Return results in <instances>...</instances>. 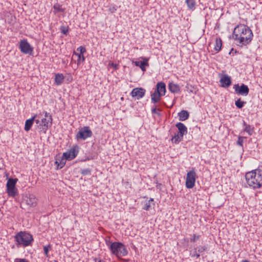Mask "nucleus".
<instances>
[{
  "mask_svg": "<svg viewBox=\"0 0 262 262\" xmlns=\"http://www.w3.org/2000/svg\"><path fill=\"white\" fill-rule=\"evenodd\" d=\"M253 35L251 30L246 25L240 24L234 29L233 38L242 46L249 44Z\"/></svg>",
  "mask_w": 262,
  "mask_h": 262,
  "instance_id": "nucleus-1",
  "label": "nucleus"
},
{
  "mask_svg": "<svg viewBox=\"0 0 262 262\" xmlns=\"http://www.w3.org/2000/svg\"><path fill=\"white\" fill-rule=\"evenodd\" d=\"M245 179L249 187L253 189L260 188L262 186V170L256 169L247 172Z\"/></svg>",
  "mask_w": 262,
  "mask_h": 262,
  "instance_id": "nucleus-2",
  "label": "nucleus"
},
{
  "mask_svg": "<svg viewBox=\"0 0 262 262\" xmlns=\"http://www.w3.org/2000/svg\"><path fill=\"white\" fill-rule=\"evenodd\" d=\"M15 245L17 248L31 246L33 241L32 234L25 231H20L14 236Z\"/></svg>",
  "mask_w": 262,
  "mask_h": 262,
  "instance_id": "nucleus-3",
  "label": "nucleus"
},
{
  "mask_svg": "<svg viewBox=\"0 0 262 262\" xmlns=\"http://www.w3.org/2000/svg\"><path fill=\"white\" fill-rule=\"evenodd\" d=\"M109 248L112 254L117 256H124L128 254L127 250L125 246L120 242H113L111 243Z\"/></svg>",
  "mask_w": 262,
  "mask_h": 262,
  "instance_id": "nucleus-4",
  "label": "nucleus"
},
{
  "mask_svg": "<svg viewBox=\"0 0 262 262\" xmlns=\"http://www.w3.org/2000/svg\"><path fill=\"white\" fill-rule=\"evenodd\" d=\"M18 179L10 178L8 180L6 184L7 192L9 196H12L13 198L18 195V190L16 187V184Z\"/></svg>",
  "mask_w": 262,
  "mask_h": 262,
  "instance_id": "nucleus-5",
  "label": "nucleus"
},
{
  "mask_svg": "<svg viewBox=\"0 0 262 262\" xmlns=\"http://www.w3.org/2000/svg\"><path fill=\"white\" fill-rule=\"evenodd\" d=\"M198 178L195 169L192 168L191 170L187 173L185 185L188 189L192 188L195 185L196 179Z\"/></svg>",
  "mask_w": 262,
  "mask_h": 262,
  "instance_id": "nucleus-6",
  "label": "nucleus"
},
{
  "mask_svg": "<svg viewBox=\"0 0 262 262\" xmlns=\"http://www.w3.org/2000/svg\"><path fill=\"white\" fill-rule=\"evenodd\" d=\"M93 136V133L89 126H84L79 129L76 135L77 140H85Z\"/></svg>",
  "mask_w": 262,
  "mask_h": 262,
  "instance_id": "nucleus-7",
  "label": "nucleus"
},
{
  "mask_svg": "<svg viewBox=\"0 0 262 262\" xmlns=\"http://www.w3.org/2000/svg\"><path fill=\"white\" fill-rule=\"evenodd\" d=\"M41 113L42 115H45V117L43 118L41 117L40 118L41 123V124H40V128H42V130L46 131L52 125V117L47 112L43 111Z\"/></svg>",
  "mask_w": 262,
  "mask_h": 262,
  "instance_id": "nucleus-8",
  "label": "nucleus"
},
{
  "mask_svg": "<svg viewBox=\"0 0 262 262\" xmlns=\"http://www.w3.org/2000/svg\"><path fill=\"white\" fill-rule=\"evenodd\" d=\"M19 49L20 51L25 54L32 55L33 48L30 45L27 39H22L19 41Z\"/></svg>",
  "mask_w": 262,
  "mask_h": 262,
  "instance_id": "nucleus-9",
  "label": "nucleus"
},
{
  "mask_svg": "<svg viewBox=\"0 0 262 262\" xmlns=\"http://www.w3.org/2000/svg\"><path fill=\"white\" fill-rule=\"evenodd\" d=\"M79 148L78 145L73 146L70 150L63 154V157L68 161L72 160L77 156Z\"/></svg>",
  "mask_w": 262,
  "mask_h": 262,
  "instance_id": "nucleus-10",
  "label": "nucleus"
},
{
  "mask_svg": "<svg viewBox=\"0 0 262 262\" xmlns=\"http://www.w3.org/2000/svg\"><path fill=\"white\" fill-rule=\"evenodd\" d=\"M233 89H234L235 93L238 95L246 96L249 92L248 86L244 83H242L241 85H239L238 84H235L233 86Z\"/></svg>",
  "mask_w": 262,
  "mask_h": 262,
  "instance_id": "nucleus-11",
  "label": "nucleus"
},
{
  "mask_svg": "<svg viewBox=\"0 0 262 262\" xmlns=\"http://www.w3.org/2000/svg\"><path fill=\"white\" fill-rule=\"evenodd\" d=\"M24 201L27 205L30 207H35L37 205V199L34 195L32 194H27L24 196Z\"/></svg>",
  "mask_w": 262,
  "mask_h": 262,
  "instance_id": "nucleus-12",
  "label": "nucleus"
},
{
  "mask_svg": "<svg viewBox=\"0 0 262 262\" xmlns=\"http://www.w3.org/2000/svg\"><path fill=\"white\" fill-rule=\"evenodd\" d=\"M145 90L142 88H136L133 89L130 94L133 97H136L139 100L143 98L145 94Z\"/></svg>",
  "mask_w": 262,
  "mask_h": 262,
  "instance_id": "nucleus-13",
  "label": "nucleus"
},
{
  "mask_svg": "<svg viewBox=\"0 0 262 262\" xmlns=\"http://www.w3.org/2000/svg\"><path fill=\"white\" fill-rule=\"evenodd\" d=\"M141 58L143 59V60L133 61V62L137 67H140L142 71L144 72L146 71L145 67L148 66V59L144 57H141Z\"/></svg>",
  "mask_w": 262,
  "mask_h": 262,
  "instance_id": "nucleus-14",
  "label": "nucleus"
},
{
  "mask_svg": "<svg viewBox=\"0 0 262 262\" xmlns=\"http://www.w3.org/2000/svg\"><path fill=\"white\" fill-rule=\"evenodd\" d=\"M40 115H41V113H39L38 114H35L33 117H32L31 118L27 119L26 121L24 128L26 131H29L31 129L33 124V122H34L35 119L37 117L40 118Z\"/></svg>",
  "mask_w": 262,
  "mask_h": 262,
  "instance_id": "nucleus-15",
  "label": "nucleus"
},
{
  "mask_svg": "<svg viewBox=\"0 0 262 262\" xmlns=\"http://www.w3.org/2000/svg\"><path fill=\"white\" fill-rule=\"evenodd\" d=\"M176 126L179 130L178 134L180 135L179 136L183 137L184 135L187 133V128L186 126L181 122H178L176 124Z\"/></svg>",
  "mask_w": 262,
  "mask_h": 262,
  "instance_id": "nucleus-16",
  "label": "nucleus"
},
{
  "mask_svg": "<svg viewBox=\"0 0 262 262\" xmlns=\"http://www.w3.org/2000/svg\"><path fill=\"white\" fill-rule=\"evenodd\" d=\"M155 91L160 93L162 96H164L166 92V85L163 82H159L156 85Z\"/></svg>",
  "mask_w": 262,
  "mask_h": 262,
  "instance_id": "nucleus-17",
  "label": "nucleus"
},
{
  "mask_svg": "<svg viewBox=\"0 0 262 262\" xmlns=\"http://www.w3.org/2000/svg\"><path fill=\"white\" fill-rule=\"evenodd\" d=\"M220 83L223 88H228L231 84L230 77L226 75H224L220 79Z\"/></svg>",
  "mask_w": 262,
  "mask_h": 262,
  "instance_id": "nucleus-18",
  "label": "nucleus"
},
{
  "mask_svg": "<svg viewBox=\"0 0 262 262\" xmlns=\"http://www.w3.org/2000/svg\"><path fill=\"white\" fill-rule=\"evenodd\" d=\"M143 203L144 205L142 209L147 211L154 208L155 205L154 199L152 198H150L148 201H145Z\"/></svg>",
  "mask_w": 262,
  "mask_h": 262,
  "instance_id": "nucleus-19",
  "label": "nucleus"
},
{
  "mask_svg": "<svg viewBox=\"0 0 262 262\" xmlns=\"http://www.w3.org/2000/svg\"><path fill=\"white\" fill-rule=\"evenodd\" d=\"M168 89L172 93H178L180 91V88L179 85L173 83L172 82L169 83Z\"/></svg>",
  "mask_w": 262,
  "mask_h": 262,
  "instance_id": "nucleus-20",
  "label": "nucleus"
},
{
  "mask_svg": "<svg viewBox=\"0 0 262 262\" xmlns=\"http://www.w3.org/2000/svg\"><path fill=\"white\" fill-rule=\"evenodd\" d=\"M244 131L246 132L249 136H251L253 132L254 127L247 124L245 121H243Z\"/></svg>",
  "mask_w": 262,
  "mask_h": 262,
  "instance_id": "nucleus-21",
  "label": "nucleus"
},
{
  "mask_svg": "<svg viewBox=\"0 0 262 262\" xmlns=\"http://www.w3.org/2000/svg\"><path fill=\"white\" fill-rule=\"evenodd\" d=\"M178 116L179 117V120L183 121L189 118V114L188 111L182 110L178 113Z\"/></svg>",
  "mask_w": 262,
  "mask_h": 262,
  "instance_id": "nucleus-22",
  "label": "nucleus"
},
{
  "mask_svg": "<svg viewBox=\"0 0 262 262\" xmlns=\"http://www.w3.org/2000/svg\"><path fill=\"white\" fill-rule=\"evenodd\" d=\"M67 160L63 157L61 159H57L55 162V164L57 166V169H61L65 165Z\"/></svg>",
  "mask_w": 262,
  "mask_h": 262,
  "instance_id": "nucleus-23",
  "label": "nucleus"
},
{
  "mask_svg": "<svg viewBox=\"0 0 262 262\" xmlns=\"http://www.w3.org/2000/svg\"><path fill=\"white\" fill-rule=\"evenodd\" d=\"M162 96L160 93H158L155 91V92L151 95V100L152 102L156 103L158 102L160 99L161 97Z\"/></svg>",
  "mask_w": 262,
  "mask_h": 262,
  "instance_id": "nucleus-24",
  "label": "nucleus"
},
{
  "mask_svg": "<svg viewBox=\"0 0 262 262\" xmlns=\"http://www.w3.org/2000/svg\"><path fill=\"white\" fill-rule=\"evenodd\" d=\"M55 77V83L56 85H59L63 82L64 76L62 74H56Z\"/></svg>",
  "mask_w": 262,
  "mask_h": 262,
  "instance_id": "nucleus-25",
  "label": "nucleus"
},
{
  "mask_svg": "<svg viewBox=\"0 0 262 262\" xmlns=\"http://www.w3.org/2000/svg\"><path fill=\"white\" fill-rule=\"evenodd\" d=\"M222 41L221 38H216L215 40V44L214 47V50L219 52L222 49Z\"/></svg>",
  "mask_w": 262,
  "mask_h": 262,
  "instance_id": "nucleus-26",
  "label": "nucleus"
},
{
  "mask_svg": "<svg viewBox=\"0 0 262 262\" xmlns=\"http://www.w3.org/2000/svg\"><path fill=\"white\" fill-rule=\"evenodd\" d=\"M53 13L56 14L58 12H64L65 9L62 8V6L58 3L54 5L53 7Z\"/></svg>",
  "mask_w": 262,
  "mask_h": 262,
  "instance_id": "nucleus-27",
  "label": "nucleus"
},
{
  "mask_svg": "<svg viewBox=\"0 0 262 262\" xmlns=\"http://www.w3.org/2000/svg\"><path fill=\"white\" fill-rule=\"evenodd\" d=\"M185 3L189 9L193 10L195 9V0H185Z\"/></svg>",
  "mask_w": 262,
  "mask_h": 262,
  "instance_id": "nucleus-28",
  "label": "nucleus"
},
{
  "mask_svg": "<svg viewBox=\"0 0 262 262\" xmlns=\"http://www.w3.org/2000/svg\"><path fill=\"white\" fill-rule=\"evenodd\" d=\"M75 55L77 56V67L80 65L81 63H83L85 60V57L83 54H79V53H76L75 52H74L73 56Z\"/></svg>",
  "mask_w": 262,
  "mask_h": 262,
  "instance_id": "nucleus-29",
  "label": "nucleus"
},
{
  "mask_svg": "<svg viewBox=\"0 0 262 262\" xmlns=\"http://www.w3.org/2000/svg\"><path fill=\"white\" fill-rule=\"evenodd\" d=\"M179 136L180 135L177 134L173 136L171 138L172 142L175 144L179 143L183 139V137H181Z\"/></svg>",
  "mask_w": 262,
  "mask_h": 262,
  "instance_id": "nucleus-30",
  "label": "nucleus"
},
{
  "mask_svg": "<svg viewBox=\"0 0 262 262\" xmlns=\"http://www.w3.org/2000/svg\"><path fill=\"white\" fill-rule=\"evenodd\" d=\"M43 253L46 256V257H49V251H50L52 249V246L50 244H49L46 246H44L43 247Z\"/></svg>",
  "mask_w": 262,
  "mask_h": 262,
  "instance_id": "nucleus-31",
  "label": "nucleus"
},
{
  "mask_svg": "<svg viewBox=\"0 0 262 262\" xmlns=\"http://www.w3.org/2000/svg\"><path fill=\"white\" fill-rule=\"evenodd\" d=\"M194 248L197 251L198 253H199L200 255L201 253L204 252L207 249V247L205 245L204 246L200 245Z\"/></svg>",
  "mask_w": 262,
  "mask_h": 262,
  "instance_id": "nucleus-32",
  "label": "nucleus"
},
{
  "mask_svg": "<svg viewBox=\"0 0 262 262\" xmlns=\"http://www.w3.org/2000/svg\"><path fill=\"white\" fill-rule=\"evenodd\" d=\"M246 102L245 101H241V98H239L236 101H235V104L237 108H242L246 104Z\"/></svg>",
  "mask_w": 262,
  "mask_h": 262,
  "instance_id": "nucleus-33",
  "label": "nucleus"
},
{
  "mask_svg": "<svg viewBox=\"0 0 262 262\" xmlns=\"http://www.w3.org/2000/svg\"><path fill=\"white\" fill-rule=\"evenodd\" d=\"M190 255L192 257H196L197 258H199L200 256V254L198 253L195 248L190 251Z\"/></svg>",
  "mask_w": 262,
  "mask_h": 262,
  "instance_id": "nucleus-34",
  "label": "nucleus"
},
{
  "mask_svg": "<svg viewBox=\"0 0 262 262\" xmlns=\"http://www.w3.org/2000/svg\"><path fill=\"white\" fill-rule=\"evenodd\" d=\"M246 137H243V136H239L238 138V140L237 141V144L240 146L243 147V142L244 140L245 139Z\"/></svg>",
  "mask_w": 262,
  "mask_h": 262,
  "instance_id": "nucleus-35",
  "label": "nucleus"
},
{
  "mask_svg": "<svg viewBox=\"0 0 262 262\" xmlns=\"http://www.w3.org/2000/svg\"><path fill=\"white\" fill-rule=\"evenodd\" d=\"M60 31L62 33H63L64 35H67L69 31L68 27L65 26H61L60 27Z\"/></svg>",
  "mask_w": 262,
  "mask_h": 262,
  "instance_id": "nucleus-36",
  "label": "nucleus"
},
{
  "mask_svg": "<svg viewBox=\"0 0 262 262\" xmlns=\"http://www.w3.org/2000/svg\"><path fill=\"white\" fill-rule=\"evenodd\" d=\"M158 111H161L160 109H157L156 106H154L151 108L152 114H157L158 116L160 115V114Z\"/></svg>",
  "mask_w": 262,
  "mask_h": 262,
  "instance_id": "nucleus-37",
  "label": "nucleus"
},
{
  "mask_svg": "<svg viewBox=\"0 0 262 262\" xmlns=\"http://www.w3.org/2000/svg\"><path fill=\"white\" fill-rule=\"evenodd\" d=\"M81 174L83 175L86 176V175H90L91 174V170L90 169L87 168V169H84L81 170Z\"/></svg>",
  "mask_w": 262,
  "mask_h": 262,
  "instance_id": "nucleus-38",
  "label": "nucleus"
},
{
  "mask_svg": "<svg viewBox=\"0 0 262 262\" xmlns=\"http://www.w3.org/2000/svg\"><path fill=\"white\" fill-rule=\"evenodd\" d=\"M77 51H79L80 53L79 54L81 55L86 52V49L84 47L80 46L77 49Z\"/></svg>",
  "mask_w": 262,
  "mask_h": 262,
  "instance_id": "nucleus-39",
  "label": "nucleus"
},
{
  "mask_svg": "<svg viewBox=\"0 0 262 262\" xmlns=\"http://www.w3.org/2000/svg\"><path fill=\"white\" fill-rule=\"evenodd\" d=\"M14 262H29V261L26 258H15Z\"/></svg>",
  "mask_w": 262,
  "mask_h": 262,
  "instance_id": "nucleus-40",
  "label": "nucleus"
},
{
  "mask_svg": "<svg viewBox=\"0 0 262 262\" xmlns=\"http://www.w3.org/2000/svg\"><path fill=\"white\" fill-rule=\"evenodd\" d=\"M40 113L42 114L41 112H40ZM42 116V114H41V115H40V118H38V117H37L35 119V120H34V122L38 125V127H40V124H41V121H40V119L41 118V117Z\"/></svg>",
  "mask_w": 262,
  "mask_h": 262,
  "instance_id": "nucleus-41",
  "label": "nucleus"
},
{
  "mask_svg": "<svg viewBox=\"0 0 262 262\" xmlns=\"http://www.w3.org/2000/svg\"><path fill=\"white\" fill-rule=\"evenodd\" d=\"M200 238V235H196L195 234L193 235V237L190 239L191 242H195Z\"/></svg>",
  "mask_w": 262,
  "mask_h": 262,
  "instance_id": "nucleus-42",
  "label": "nucleus"
},
{
  "mask_svg": "<svg viewBox=\"0 0 262 262\" xmlns=\"http://www.w3.org/2000/svg\"><path fill=\"white\" fill-rule=\"evenodd\" d=\"M94 260H95V262H104V261H103L101 259H99L98 260H97L98 259L96 258H95Z\"/></svg>",
  "mask_w": 262,
  "mask_h": 262,
  "instance_id": "nucleus-43",
  "label": "nucleus"
},
{
  "mask_svg": "<svg viewBox=\"0 0 262 262\" xmlns=\"http://www.w3.org/2000/svg\"><path fill=\"white\" fill-rule=\"evenodd\" d=\"M241 262H250V261H249V260L246 259V260H242Z\"/></svg>",
  "mask_w": 262,
  "mask_h": 262,
  "instance_id": "nucleus-44",
  "label": "nucleus"
},
{
  "mask_svg": "<svg viewBox=\"0 0 262 262\" xmlns=\"http://www.w3.org/2000/svg\"><path fill=\"white\" fill-rule=\"evenodd\" d=\"M234 50V49L233 48L231 49L230 52H229V54H231L232 52H233V51Z\"/></svg>",
  "mask_w": 262,
  "mask_h": 262,
  "instance_id": "nucleus-45",
  "label": "nucleus"
}]
</instances>
